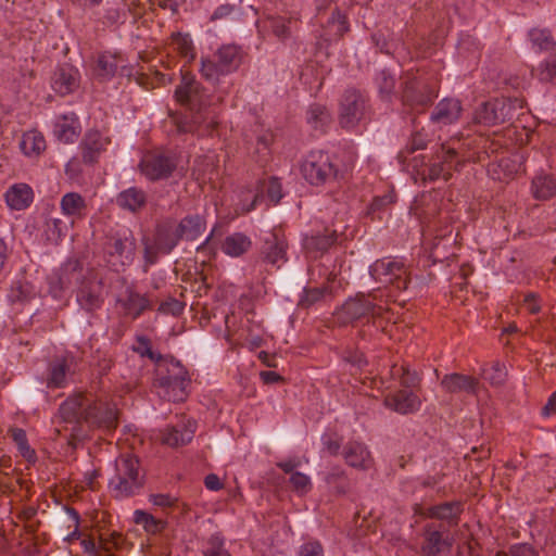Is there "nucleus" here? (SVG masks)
I'll return each mask as SVG.
<instances>
[{
	"label": "nucleus",
	"mask_w": 556,
	"mask_h": 556,
	"mask_svg": "<svg viewBox=\"0 0 556 556\" xmlns=\"http://www.w3.org/2000/svg\"><path fill=\"white\" fill-rule=\"evenodd\" d=\"M175 96L179 102L193 111L191 123H179L178 130L180 132L198 131L199 135L211 134V130L217 125V115L214 110H208L210 98L204 93V89L195 76L184 73Z\"/></svg>",
	"instance_id": "f257e3e1"
},
{
	"label": "nucleus",
	"mask_w": 556,
	"mask_h": 556,
	"mask_svg": "<svg viewBox=\"0 0 556 556\" xmlns=\"http://www.w3.org/2000/svg\"><path fill=\"white\" fill-rule=\"evenodd\" d=\"M530 191L538 201H547L556 194V178L553 174L539 170L534 174Z\"/></svg>",
	"instance_id": "5701e85b"
},
{
	"label": "nucleus",
	"mask_w": 556,
	"mask_h": 556,
	"mask_svg": "<svg viewBox=\"0 0 556 556\" xmlns=\"http://www.w3.org/2000/svg\"><path fill=\"white\" fill-rule=\"evenodd\" d=\"M204 484L210 491H219L223 489V483L219 477L215 473H210L204 479Z\"/></svg>",
	"instance_id": "774afa93"
},
{
	"label": "nucleus",
	"mask_w": 556,
	"mask_h": 556,
	"mask_svg": "<svg viewBox=\"0 0 556 556\" xmlns=\"http://www.w3.org/2000/svg\"><path fill=\"white\" fill-rule=\"evenodd\" d=\"M457 152L453 148L445 149L442 148V155H440V159L442 160V163L433 164L429 168L428 177L430 180H435L439 178H443L445 180L450 177V170L451 166L448 165L452 160L455 159Z\"/></svg>",
	"instance_id": "f704fd0d"
},
{
	"label": "nucleus",
	"mask_w": 556,
	"mask_h": 556,
	"mask_svg": "<svg viewBox=\"0 0 556 556\" xmlns=\"http://www.w3.org/2000/svg\"><path fill=\"white\" fill-rule=\"evenodd\" d=\"M509 556H539L538 552L527 543L515 544L509 549Z\"/></svg>",
	"instance_id": "680f3d73"
},
{
	"label": "nucleus",
	"mask_w": 556,
	"mask_h": 556,
	"mask_svg": "<svg viewBox=\"0 0 556 556\" xmlns=\"http://www.w3.org/2000/svg\"><path fill=\"white\" fill-rule=\"evenodd\" d=\"M116 306L119 313L136 319L143 311L150 307V301L144 295L127 287L125 291L116 298Z\"/></svg>",
	"instance_id": "f3484780"
},
{
	"label": "nucleus",
	"mask_w": 556,
	"mask_h": 556,
	"mask_svg": "<svg viewBox=\"0 0 556 556\" xmlns=\"http://www.w3.org/2000/svg\"><path fill=\"white\" fill-rule=\"evenodd\" d=\"M157 368L155 371V378H165V380H174L178 376H182L187 372L185 367L180 364L179 361L174 358L165 359L162 357V361L156 363Z\"/></svg>",
	"instance_id": "4c0bfd02"
},
{
	"label": "nucleus",
	"mask_w": 556,
	"mask_h": 556,
	"mask_svg": "<svg viewBox=\"0 0 556 556\" xmlns=\"http://www.w3.org/2000/svg\"><path fill=\"white\" fill-rule=\"evenodd\" d=\"M376 84L382 99L389 100L395 88L394 76L386 71H380L376 76Z\"/></svg>",
	"instance_id": "37998d69"
},
{
	"label": "nucleus",
	"mask_w": 556,
	"mask_h": 556,
	"mask_svg": "<svg viewBox=\"0 0 556 556\" xmlns=\"http://www.w3.org/2000/svg\"><path fill=\"white\" fill-rule=\"evenodd\" d=\"M345 463L356 469L367 470L372 465V457L367 446L361 442H348L342 450Z\"/></svg>",
	"instance_id": "412c9836"
},
{
	"label": "nucleus",
	"mask_w": 556,
	"mask_h": 556,
	"mask_svg": "<svg viewBox=\"0 0 556 556\" xmlns=\"http://www.w3.org/2000/svg\"><path fill=\"white\" fill-rule=\"evenodd\" d=\"M60 416L65 422L84 420L91 427H101L104 421L102 403L91 393L76 394L63 402L59 408Z\"/></svg>",
	"instance_id": "7ed1b4c3"
},
{
	"label": "nucleus",
	"mask_w": 556,
	"mask_h": 556,
	"mask_svg": "<svg viewBox=\"0 0 556 556\" xmlns=\"http://www.w3.org/2000/svg\"><path fill=\"white\" fill-rule=\"evenodd\" d=\"M139 166L149 180L155 181L168 178L175 170L176 163L168 155L149 153L142 157Z\"/></svg>",
	"instance_id": "4468645a"
},
{
	"label": "nucleus",
	"mask_w": 556,
	"mask_h": 556,
	"mask_svg": "<svg viewBox=\"0 0 556 556\" xmlns=\"http://www.w3.org/2000/svg\"><path fill=\"white\" fill-rule=\"evenodd\" d=\"M301 174L311 185L319 186L338 178L340 169L329 153L312 151L301 163Z\"/></svg>",
	"instance_id": "0eeeda50"
},
{
	"label": "nucleus",
	"mask_w": 556,
	"mask_h": 556,
	"mask_svg": "<svg viewBox=\"0 0 556 556\" xmlns=\"http://www.w3.org/2000/svg\"><path fill=\"white\" fill-rule=\"evenodd\" d=\"M463 113V105L458 99L444 98L440 100L430 114V122L438 128L456 124Z\"/></svg>",
	"instance_id": "dca6fc26"
},
{
	"label": "nucleus",
	"mask_w": 556,
	"mask_h": 556,
	"mask_svg": "<svg viewBox=\"0 0 556 556\" xmlns=\"http://www.w3.org/2000/svg\"><path fill=\"white\" fill-rule=\"evenodd\" d=\"M76 122L75 114L62 115L54 124L53 132L55 137L65 143L73 142L79 134L78 128L74 125Z\"/></svg>",
	"instance_id": "2f4dec72"
},
{
	"label": "nucleus",
	"mask_w": 556,
	"mask_h": 556,
	"mask_svg": "<svg viewBox=\"0 0 556 556\" xmlns=\"http://www.w3.org/2000/svg\"><path fill=\"white\" fill-rule=\"evenodd\" d=\"M135 239L132 231L125 226L112 229L106 237V268L119 273L135 258Z\"/></svg>",
	"instance_id": "20e7f679"
},
{
	"label": "nucleus",
	"mask_w": 556,
	"mask_h": 556,
	"mask_svg": "<svg viewBox=\"0 0 556 556\" xmlns=\"http://www.w3.org/2000/svg\"><path fill=\"white\" fill-rule=\"evenodd\" d=\"M288 242L280 229L267 231L262 237L261 258L273 266L280 267L287 261Z\"/></svg>",
	"instance_id": "f8f14e48"
},
{
	"label": "nucleus",
	"mask_w": 556,
	"mask_h": 556,
	"mask_svg": "<svg viewBox=\"0 0 556 556\" xmlns=\"http://www.w3.org/2000/svg\"><path fill=\"white\" fill-rule=\"evenodd\" d=\"M393 380L400 382L404 388H415L420 382V377L415 370H410L404 365H393L390 370Z\"/></svg>",
	"instance_id": "58836bf2"
},
{
	"label": "nucleus",
	"mask_w": 556,
	"mask_h": 556,
	"mask_svg": "<svg viewBox=\"0 0 556 556\" xmlns=\"http://www.w3.org/2000/svg\"><path fill=\"white\" fill-rule=\"evenodd\" d=\"M371 298L375 299L374 293H358L354 298H349L336 313L338 321L345 325L378 315L380 307Z\"/></svg>",
	"instance_id": "9b49d317"
},
{
	"label": "nucleus",
	"mask_w": 556,
	"mask_h": 556,
	"mask_svg": "<svg viewBox=\"0 0 556 556\" xmlns=\"http://www.w3.org/2000/svg\"><path fill=\"white\" fill-rule=\"evenodd\" d=\"M149 501L160 507H169L174 504V498H172L167 494H152L150 495Z\"/></svg>",
	"instance_id": "338daca9"
},
{
	"label": "nucleus",
	"mask_w": 556,
	"mask_h": 556,
	"mask_svg": "<svg viewBox=\"0 0 556 556\" xmlns=\"http://www.w3.org/2000/svg\"><path fill=\"white\" fill-rule=\"evenodd\" d=\"M270 27L275 36H277L280 39L287 38L290 34L287 21L282 17L273 18L270 22Z\"/></svg>",
	"instance_id": "bf43d9fd"
},
{
	"label": "nucleus",
	"mask_w": 556,
	"mask_h": 556,
	"mask_svg": "<svg viewBox=\"0 0 556 556\" xmlns=\"http://www.w3.org/2000/svg\"><path fill=\"white\" fill-rule=\"evenodd\" d=\"M174 49L189 62L195 56L193 41L188 34L177 33L172 37Z\"/></svg>",
	"instance_id": "ea45409f"
},
{
	"label": "nucleus",
	"mask_w": 556,
	"mask_h": 556,
	"mask_svg": "<svg viewBox=\"0 0 556 556\" xmlns=\"http://www.w3.org/2000/svg\"><path fill=\"white\" fill-rule=\"evenodd\" d=\"M372 279L384 287L392 286L396 290L407 288L406 269L402 261L384 257L376 261L369 267Z\"/></svg>",
	"instance_id": "9d476101"
},
{
	"label": "nucleus",
	"mask_w": 556,
	"mask_h": 556,
	"mask_svg": "<svg viewBox=\"0 0 556 556\" xmlns=\"http://www.w3.org/2000/svg\"><path fill=\"white\" fill-rule=\"evenodd\" d=\"M307 123L315 129H323L330 121L327 109L320 104H313L306 112Z\"/></svg>",
	"instance_id": "a19ab883"
},
{
	"label": "nucleus",
	"mask_w": 556,
	"mask_h": 556,
	"mask_svg": "<svg viewBox=\"0 0 556 556\" xmlns=\"http://www.w3.org/2000/svg\"><path fill=\"white\" fill-rule=\"evenodd\" d=\"M331 23L337 27L336 34L338 36H342L349 30L346 18L339 11L332 14Z\"/></svg>",
	"instance_id": "e2e57ef3"
},
{
	"label": "nucleus",
	"mask_w": 556,
	"mask_h": 556,
	"mask_svg": "<svg viewBox=\"0 0 556 556\" xmlns=\"http://www.w3.org/2000/svg\"><path fill=\"white\" fill-rule=\"evenodd\" d=\"M146 202V194L142 190L135 187L128 188L127 190L119 193L117 197V203L124 208H128L131 212L137 211Z\"/></svg>",
	"instance_id": "e433bc0d"
},
{
	"label": "nucleus",
	"mask_w": 556,
	"mask_h": 556,
	"mask_svg": "<svg viewBox=\"0 0 556 556\" xmlns=\"http://www.w3.org/2000/svg\"><path fill=\"white\" fill-rule=\"evenodd\" d=\"M83 162L92 165L100 159L104 149V139L99 130H89L81 143Z\"/></svg>",
	"instance_id": "393cba45"
},
{
	"label": "nucleus",
	"mask_w": 556,
	"mask_h": 556,
	"mask_svg": "<svg viewBox=\"0 0 556 556\" xmlns=\"http://www.w3.org/2000/svg\"><path fill=\"white\" fill-rule=\"evenodd\" d=\"M204 556H230V554L224 546V540L215 534L211 536Z\"/></svg>",
	"instance_id": "3c124183"
},
{
	"label": "nucleus",
	"mask_w": 556,
	"mask_h": 556,
	"mask_svg": "<svg viewBox=\"0 0 556 556\" xmlns=\"http://www.w3.org/2000/svg\"><path fill=\"white\" fill-rule=\"evenodd\" d=\"M12 439L15 442L21 455L27 459L28 462L34 460L36 458V453L33 448H30L26 432L23 429L15 428L12 430Z\"/></svg>",
	"instance_id": "a18cd8bd"
},
{
	"label": "nucleus",
	"mask_w": 556,
	"mask_h": 556,
	"mask_svg": "<svg viewBox=\"0 0 556 556\" xmlns=\"http://www.w3.org/2000/svg\"><path fill=\"white\" fill-rule=\"evenodd\" d=\"M384 406L402 415L419 410L421 401L417 394L408 390H399L384 397Z\"/></svg>",
	"instance_id": "6ab92c4d"
},
{
	"label": "nucleus",
	"mask_w": 556,
	"mask_h": 556,
	"mask_svg": "<svg viewBox=\"0 0 556 556\" xmlns=\"http://www.w3.org/2000/svg\"><path fill=\"white\" fill-rule=\"evenodd\" d=\"M134 351L142 357H148L151 361L159 363L162 361V355L152 351L150 340L147 337H138Z\"/></svg>",
	"instance_id": "de8ad7c7"
},
{
	"label": "nucleus",
	"mask_w": 556,
	"mask_h": 556,
	"mask_svg": "<svg viewBox=\"0 0 556 556\" xmlns=\"http://www.w3.org/2000/svg\"><path fill=\"white\" fill-rule=\"evenodd\" d=\"M184 240L176 226L164 224L156 228L154 249L162 254L170 253Z\"/></svg>",
	"instance_id": "a878e982"
},
{
	"label": "nucleus",
	"mask_w": 556,
	"mask_h": 556,
	"mask_svg": "<svg viewBox=\"0 0 556 556\" xmlns=\"http://www.w3.org/2000/svg\"><path fill=\"white\" fill-rule=\"evenodd\" d=\"M252 247V240L243 232H232L225 237L220 243V250L230 257H240Z\"/></svg>",
	"instance_id": "cd10ccee"
},
{
	"label": "nucleus",
	"mask_w": 556,
	"mask_h": 556,
	"mask_svg": "<svg viewBox=\"0 0 556 556\" xmlns=\"http://www.w3.org/2000/svg\"><path fill=\"white\" fill-rule=\"evenodd\" d=\"M325 295V290L321 288L307 289L302 298V303L306 306L313 305L314 303L321 300Z\"/></svg>",
	"instance_id": "052dcab7"
},
{
	"label": "nucleus",
	"mask_w": 556,
	"mask_h": 556,
	"mask_svg": "<svg viewBox=\"0 0 556 556\" xmlns=\"http://www.w3.org/2000/svg\"><path fill=\"white\" fill-rule=\"evenodd\" d=\"M525 306L531 314H538L541 311V305L535 293H529L523 300Z\"/></svg>",
	"instance_id": "0e129e2a"
},
{
	"label": "nucleus",
	"mask_w": 556,
	"mask_h": 556,
	"mask_svg": "<svg viewBox=\"0 0 556 556\" xmlns=\"http://www.w3.org/2000/svg\"><path fill=\"white\" fill-rule=\"evenodd\" d=\"M115 477L111 479L117 496L132 495L141 486L139 462L129 454H123L115 459Z\"/></svg>",
	"instance_id": "6e6552de"
},
{
	"label": "nucleus",
	"mask_w": 556,
	"mask_h": 556,
	"mask_svg": "<svg viewBox=\"0 0 556 556\" xmlns=\"http://www.w3.org/2000/svg\"><path fill=\"white\" fill-rule=\"evenodd\" d=\"M295 556H324V547L318 541L302 544Z\"/></svg>",
	"instance_id": "864d4df0"
},
{
	"label": "nucleus",
	"mask_w": 556,
	"mask_h": 556,
	"mask_svg": "<svg viewBox=\"0 0 556 556\" xmlns=\"http://www.w3.org/2000/svg\"><path fill=\"white\" fill-rule=\"evenodd\" d=\"M240 48L235 45L220 47L214 59L202 58L200 73L202 77L212 84H217L222 76L229 75L240 65Z\"/></svg>",
	"instance_id": "423d86ee"
},
{
	"label": "nucleus",
	"mask_w": 556,
	"mask_h": 556,
	"mask_svg": "<svg viewBox=\"0 0 556 556\" xmlns=\"http://www.w3.org/2000/svg\"><path fill=\"white\" fill-rule=\"evenodd\" d=\"M528 39L531 48L538 52L549 51L556 46V41L546 28H532L528 31Z\"/></svg>",
	"instance_id": "72a5a7b5"
},
{
	"label": "nucleus",
	"mask_w": 556,
	"mask_h": 556,
	"mask_svg": "<svg viewBox=\"0 0 556 556\" xmlns=\"http://www.w3.org/2000/svg\"><path fill=\"white\" fill-rule=\"evenodd\" d=\"M323 451L328 453L329 455L337 456L342 453L341 450V441L340 438L333 433L328 432L324 433L321 437Z\"/></svg>",
	"instance_id": "8fccbe9b"
},
{
	"label": "nucleus",
	"mask_w": 556,
	"mask_h": 556,
	"mask_svg": "<svg viewBox=\"0 0 556 556\" xmlns=\"http://www.w3.org/2000/svg\"><path fill=\"white\" fill-rule=\"evenodd\" d=\"M482 377L492 386H502L506 380L507 370L505 365L496 362L482 369Z\"/></svg>",
	"instance_id": "79ce46f5"
},
{
	"label": "nucleus",
	"mask_w": 556,
	"mask_h": 556,
	"mask_svg": "<svg viewBox=\"0 0 556 556\" xmlns=\"http://www.w3.org/2000/svg\"><path fill=\"white\" fill-rule=\"evenodd\" d=\"M478 384L479 382L476 378L457 372L445 375L441 380L443 390L453 394H476Z\"/></svg>",
	"instance_id": "4be33fe9"
},
{
	"label": "nucleus",
	"mask_w": 556,
	"mask_h": 556,
	"mask_svg": "<svg viewBox=\"0 0 556 556\" xmlns=\"http://www.w3.org/2000/svg\"><path fill=\"white\" fill-rule=\"evenodd\" d=\"M337 241V230L326 229L325 233H316L305 236L303 239V248L314 257L328 251Z\"/></svg>",
	"instance_id": "bb28decb"
},
{
	"label": "nucleus",
	"mask_w": 556,
	"mask_h": 556,
	"mask_svg": "<svg viewBox=\"0 0 556 556\" xmlns=\"http://www.w3.org/2000/svg\"><path fill=\"white\" fill-rule=\"evenodd\" d=\"M184 305L178 300L170 298L162 302L159 306V312L163 314L178 315L182 312Z\"/></svg>",
	"instance_id": "4d7b16f0"
},
{
	"label": "nucleus",
	"mask_w": 556,
	"mask_h": 556,
	"mask_svg": "<svg viewBox=\"0 0 556 556\" xmlns=\"http://www.w3.org/2000/svg\"><path fill=\"white\" fill-rule=\"evenodd\" d=\"M20 148L25 155L37 156L46 149V140L40 134L29 131L23 135Z\"/></svg>",
	"instance_id": "c9c22d12"
},
{
	"label": "nucleus",
	"mask_w": 556,
	"mask_h": 556,
	"mask_svg": "<svg viewBox=\"0 0 556 556\" xmlns=\"http://www.w3.org/2000/svg\"><path fill=\"white\" fill-rule=\"evenodd\" d=\"M369 117V104L364 94L346 90L340 103L339 119L343 128H354Z\"/></svg>",
	"instance_id": "1a4fd4ad"
},
{
	"label": "nucleus",
	"mask_w": 556,
	"mask_h": 556,
	"mask_svg": "<svg viewBox=\"0 0 556 556\" xmlns=\"http://www.w3.org/2000/svg\"><path fill=\"white\" fill-rule=\"evenodd\" d=\"M523 108L518 98H496L481 103L473 112V123L483 126H496L511 121L517 111Z\"/></svg>",
	"instance_id": "39448f33"
},
{
	"label": "nucleus",
	"mask_w": 556,
	"mask_h": 556,
	"mask_svg": "<svg viewBox=\"0 0 556 556\" xmlns=\"http://www.w3.org/2000/svg\"><path fill=\"white\" fill-rule=\"evenodd\" d=\"M195 433V422L192 420L181 421L175 426H166L161 429L157 439L163 445L177 448L190 443Z\"/></svg>",
	"instance_id": "2eb2a0df"
},
{
	"label": "nucleus",
	"mask_w": 556,
	"mask_h": 556,
	"mask_svg": "<svg viewBox=\"0 0 556 556\" xmlns=\"http://www.w3.org/2000/svg\"><path fill=\"white\" fill-rule=\"evenodd\" d=\"M292 486L300 493H306L311 489V479L300 471L292 472L290 477Z\"/></svg>",
	"instance_id": "5fc2aeb1"
},
{
	"label": "nucleus",
	"mask_w": 556,
	"mask_h": 556,
	"mask_svg": "<svg viewBox=\"0 0 556 556\" xmlns=\"http://www.w3.org/2000/svg\"><path fill=\"white\" fill-rule=\"evenodd\" d=\"M71 372L70 361L66 357H56L51 361L47 369L46 383L49 389H61L67 386Z\"/></svg>",
	"instance_id": "b1692460"
},
{
	"label": "nucleus",
	"mask_w": 556,
	"mask_h": 556,
	"mask_svg": "<svg viewBox=\"0 0 556 556\" xmlns=\"http://www.w3.org/2000/svg\"><path fill=\"white\" fill-rule=\"evenodd\" d=\"M462 511V503L454 501L430 507L428 509V516L447 521L450 525H456Z\"/></svg>",
	"instance_id": "7c9ffc66"
},
{
	"label": "nucleus",
	"mask_w": 556,
	"mask_h": 556,
	"mask_svg": "<svg viewBox=\"0 0 556 556\" xmlns=\"http://www.w3.org/2000/svg\"><path fill=\"white\" fill-rule=\"evenodd\" d=\"M539 79L544 83L556 85V55L548 56L539 65Z\"/></svg>",
	"instance_id": "49530a36"
},
{
	"label": "nucleus",
	"mask_w": 556,
	"mask_h": 556,
	"mask_svg": "<svg viewBox=\"0 0 556 556\" xmlns=\"http://www.w3.org/2000/svg\"><path fill=\"white\" fill-rule=\"evenodd\" d=\"M453 545V539L433 523H427L422 529L420 551L424 556H441L447 554Z\"/></svg>",
	"instance_id": "ddd939ff"
},
{
	"label": "nucleus",
	"mask_w": 556,
	"mask_h": 556,
	"mask_svg": "<svg viewBox=\"0 0 556 556\" xmlns=\"http://www.w3.org/2000/svg\"><path fill=\"white\" fill-rule=\"evenodd\" d=\"M180 232V237L184 240L193 241L197 240L206 228L205 218L195 213L186 215L176 226Z\"/></svg>",
	"instance_id": "c85d7f7f"
},
{
	"label": "nucleus",
	"mask_w": 556,
	"mask_h": 556,
	"mask_svg": "<svg viewBox=\"0 0 556 556\" xmlns=\"http://www.w3.org/2000/svg\"><path fill=\"white\" fill-rule=\"evenodd\" d=\"M98 535H99V546H97L93 535H89L81 540V545L84 546L85 552L89 553L90 556H99V548L103 547L104 541L99 531H98Z\"/></svg>",
	"instance_id": "13d9d810"
},
{
	"label": "nucleus",
	"mask_w": 556,
	"mask_h": 556,
	"mask_svg": "<svg viewBox=\"0 0 556 556\" xmlns=\"http://www.w3.org/2000/svg\"><path fill=\"white\" fill-rule=\"evenodd\" d=\"M345 478V471L340 467H333L325 477V481L329 485H334L339 480Z\"/></svg>",
	"instance_id": "69168bd1"
},
{
	"label": "nucleus",
	"mask_w": 556,
	"mask_h": 556,
	"mask_svg": "<svg viewBox=\"0 0 556 556\" xmlns=\"http://www.w3.org/2000/svg\"><path fill=\"white\" fill-rule=\"evenodd\" d=\"M189 382L188 371L170 381L165 378L154 379V386L161 390L160 394L172 402H181L187 397Z\"/></svg>",
	"instance_id": "aec40b11"
},
{
	"label": "nucleus",
	"mask_w": 556,
	"mask_h": 556,
	"mask_svg": "<svg viewBox=\"0 0 556 556\" xmlns=\"http://www.w3.org/2000/svg\"><path fill=\"white\" fill-rule=\"evenodd\" d=\"M61 207L67 215H76L85 207V201L79 193L68 192L61 200Z\"/></svg>",
	"instance_id": "c03bdc74"
},
{
	"label": "nucleus",
	"mask_w": 556,
	"mask_h": 556,
	"mask_svg": "<svg viewBox=\"0 0 556 556\" xmlns=\"http://www.w3.org/2000/svg\"><path fill=\"white\" fill-rule=\"evenodd\" d=\"M33 190L26 184L14 185L5 193L8 205L17 211L28 207L33 202Z\"/></svg>",
	"instance_id": "c756f323"
},
{
	"label": "nucleus",
	"mask_w": 556,
	"mask_h": 556,
	"mask_svg": "<svg viewBox=\"0 0 556 556\" xmlns=\"http://www.w3.org/2000/svg\"><path fill=\"white\" fill-rule=\"evenodd\" d=\"M267 198L273 204H277L282 198L281 184L277 178H271L266 185Z\"/></svg>",
	"instance_id": "6e6d98bb"
},
{
	"label": "nucleus",
	"mask_w": 556,
	"mask_h": 556,
	"mask_svg": "<svg viewBox=\"0 0 556 556\" xmlns=\"http://www.w3.org/2000/svg\"><path fill=\"white\" fill-rule=\"evenodd\" d=\"M81 271L83 264L79 260H67L60 268L59 283L61 289H68L74 285H80L77 301L84 309L92 312L102 305V279L81 280Z\"/></svg>",
	"instance_id": "f03ea898"
},
{
	"label": "nucleus",
	"mask_w": 556,
	"mask_h": 556,
	"mask_svg": "<svg viewBox=\"0 0 556 556\" xmlns=\"http://www.w3.org/2000/svg\"><path fill=\"white\" fill-rule=\"evenodd\" d=\"M403 101L410 104L425 105L430 99L424 94H416V83H409L404 89Z\"/></svg>",
	"instance_id": "603ef678"
},
{
	"label": "nucleus",
	"mask_w": 556,
	"mask_h": 556,
	"mask_svg": "<svg viewBox=\"0 0 556 556\" xmlns=\"http://www.w3.org/2000/svg\"><path fill=\"white\" fill-rule=\"evenodd\" d=\"M9 296L12 302H26L31 296V287L27 282L16 281Z\"/></svg>",
	"instance_id": "09e8293b"
},
{
	"label": "nucleus",
	"mask_w": 556,
	"mask_h": 556,
	"mask_svg": "<svg viewBox=\"0 0 556 556\" xmlns=\"http://www.w3.org/2000/svg\"><path fill=\"white\" fill-rule=\"evenodd\" d=\"M132 520L136 525L141 526L148 534L161 533L167 526V522L155 518L153 515L142 510L136 509L132 514Z\"/></svg>",
	"instance_id": "473e14b6"
},
{
	"label": "nucleus",
	"mask_w": 556,
	"mask_h": 556,
	"mask_svg": "<svg viewBox=\"0 0 556 556\" xmlns=\"http://www.w3.org/2000/svg\"><path fill=\"white\" fill-rule=\"evenodd\" d=\"M79 72L68 63L60 65L52 76V88L60 96L74 92L79 87Z\"/></svg>",
	"instance_id": "a211bd4d"
}]
</instances>
